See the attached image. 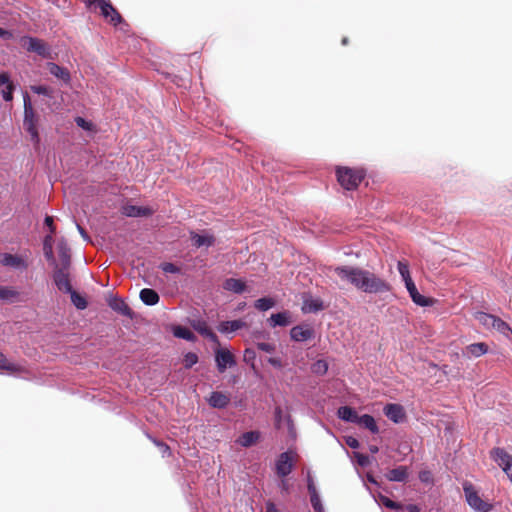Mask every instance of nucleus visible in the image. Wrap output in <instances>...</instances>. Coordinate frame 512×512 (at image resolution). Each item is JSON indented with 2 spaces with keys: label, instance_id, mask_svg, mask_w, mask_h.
<instances>
[{
  "label": "nucleus",
  "instance_id": "f257e3e1",
  "mask_svg": "<svg viewBox=\"0 0 512 512\" xmlns=\"http://www.w3.org/2000/svg\"><path fill=\"white\" fill-rule=\"evenodd\" d=\"M344 283H348L367 294H384L391 291L392 286L374 272L358 266H337L330 268Z\"/></svg>",
  "mask_w": 512,
  "mask_h": 512
},
{
  "label": "nucleus",
  "instance_id": "f03ea898",
  "mask_svg": "<svg viewBox=\"0 0 512 512\" xmlns=\"http://www.w3.org/2000/svg\"><path fill=\"white\" fill-rule=\"evenodd\" d=\"M84 2L86 7L89 9H92L93 7L99 8L100 14L111 25L115 27L121 24L128 26L118 10L112 5L110 0H85Z\"/></svg>",
  "mask_w": 512,
  "mask_h": 512
},
{
  "label": "nucleus",
  "instance_id": "7ed1b4c3",
  "mask_svg": "<svg viewBox=\"0 0 512 512\" xmlns=\"http://www.w3.org/2000/svg\"><path fill=\"white\" fill-rule=\"evenodd\" d=\"M336 176L341 187L346 190H355L365 178V171L360 168L338 166Z\"/></svg>",
  "mask_w": 512,
  "mask_h": 512
},
{
  "label": "nucleus",
  "instance_id": "20e7f679",
  "mask_svg": "<svg viewBox=\"0 0 512 512\" xmlns=\"http://www.w3.org/2000/svg\"><path fill=\"white\" fill-rule=\"evenodd\" d=\"M24 100V120L23 125L27 133L30 135V140L37 147L40 144V136L38 133L37 123L38 117L32 107L28 93L23 96Z\"/></svg>",
  "mask_w": 512,
  "mask_h": 512
},
{
  "label": "nucleus",
  "instance_id": "39448f33",
  "mask_svg": "<svg viewBox=\"0 0 512 512\" xmlns=\"http://www.w3.org/2000/svg\"><path fill=\"white\" fill-rule=\"evenodd\" d=\"M463 491L468 505L476 512H489L492 510V504L484 501L478 494L473 484L465 482Z\"/></svg>",
  "mask_w": 512,
  "mask_h": 512
},
{
  "label": "nucleus",
  "instance_id": "423d86ee",
  "mask_svg": "<svg viewBox=\"0 0 512 512\" xmlns=\"http://www.w3.org/2000/svg\"><path fill=\"white\" fill-rule=\"evenodd\" d=\"M24 46L29 52H34L43 58H52L49 46L41 39L34 37H25Z\"/></svg>",
  "mask_w": 512,
  "mask_h": 512
},
{
  "label": "nucleus",
  "instance_id": "0eeeda50",
  "mask_svg": "<svg viewBox=\"0 0 512 512\" xmlns=\"http://www.w3.org/2000/svg\"><path fill=\"white\" fill-rule=\"evenodd\" d=\"M69 268L56 265L53 280L58 290L64 293L72 291V285L69 278Z\"/></svg>",
  "mask_w": 512,
  "mask_h": 512
},
{
  "label": "nucleus",
  "instance_id": "6e6552de",
  "mask_svg": "<svg viewBox=\"0 0 512 512\" xmlns=\"http://www.w3.org/2000/svg\"><path fill=\"white\" fill-rule=\"evenodd\" d=\"M0 263L5 267H11L17 270H26L28 268L27 258L17 254H1Z\"/></svg>",
  "mask_w": 512,
  "mask_h": 512
},
{
  "label": "nucleus",
  "instance_id": "1a4fd4ad",
  "mask_svg": "<svg viewBox=\"0 0 512 512\" xmlns=\"http://www.w3.org/2000/svg\"><path fill=\"white\" fill-rule=\"evenodd\" d=\"M215 361L217 369L220 373H223L227 369V367H232L236 365L234 355L228 349L224 348H218L215 351Z\"/></svg>",
  "mask_w": 512,
  "mask_h": 512
},
{
  "label": "nucleus",
  "instance_id": "9d476101",
  "mask_svg": "<svg viewBox=\"0 0 512 512\" xmlns=\"http://www.w3.org/2000/svg\"><path fill=\"white\" fill-rule=\"evenodd\" d=\"M191 326L195 331H197L200 335L210 340L212 343L216 344L217 346L220 345L218 336L208 326L206 321L201 319L193 320L191 322Z\"/></svg>",
  "mask_w": 512,
  "mask_h": 512
},
{
  "label": "nucleus",
  "instance_id": "9b49d317",
  "mask_svg": "<svg viewBox=\"0 0 512 512\" xmlns=\"http://www.w3.org/2000/svg\"><path fill=\"white\" fill-rule=\"evenodd\" d=\"M293 469L292 458L289 452H283L279 455L276 462V474L285 478L288 476Z\"/></svg>",
  "mask_w": 512,
  "mask_h": 512
},
{
  "label": "nucleus",
  "instance_id": "f8f14e48",
  "mask_svg": "<svg viewBox=\"0 0 512 512\" xmlns=\"http://www.w3.org/2000/svg\"><path fill=\"white\" fill-rule=\"evenodd\" d=\"M409 295L413 302L421 307L431 306L434 303V299L421 295L412 279H409L408 283L405 284Z\"/></svg>",
  "mask_w": 512,
  "mask_h": 512
},
{
  "label": "nucleus",
  "instance_id": "ddd939ff",
  "mask_svg": "<svg viewBox=\"0 0 512 512\" xmlns=\"http://www.w3.org/2000/svg\"><path fill=\"white\" fill-rule=\"evenodd\" d=\"M107 303L109 307L115 312L123 316L132 318L133 311L122 298L116 296H109V298L107 299Z\"/></svg>",
  "mask_w": 512,
  "mask_h": 512
},
{
  "label": "nucleus",
  "instance_id": "4468645a",
  "mask_svg": "<svg viewBox=\"0 0 512 512\" xmlns=\"http://www.w3.org/2000/svg\"><path fill=\"white\" fill-rule=\"evenodd\" d=\"M383 411L385 416L394 423H401L406 417L404 408L400 404H387Z\"/></svg>",
  "mask_w": 512,
  "mask_h": 512
},
{
  "label": "nucleus",
  "instance_id": "2eb2a0df",
  "mask_svg": "<svg viewBox=\"0 0 512 512\" xmlns=\"http://www.w3.org/2000/svg\"><path fill=\"white\" fill-rule=\"evenodd\" d=\"M290 336L294 341L304 342L314 336V330L309 325H298L291 329Z\"/></svg>",
  "mask_w": 512,
  "mask_h": 512
},
{
  "label": "nucleus",
  "instance_id": "dca6fc26",
  "mask_svg": "<svg viewBox=\"0 0 512 512\" xmlns=\"http://www.w3.org/2000/svg\"><path fill=\"white\" fill-rule=\"evenodd\" d=\"M208 404L217 409H223L230 403V395L220 391H214L207 399Z\"/></svg>",
  "mask_w": 512,
  "mask_h": 512
},
{
  "label": "nucleus",
  "instance_id": "f3484780",
  "mask_svg": "<svg viewBox=\"0 0 512 512\" xmlns=\"http://www.w3.org/2000/svg\"><path fill=\"white\" fill-rule=\"evenodd\" d=\"M47 69L50 74L55 76L56 78L62 80L64 83H69L71 80L70 72L67 68L61 67L53 62L47 63Z\"/></svg>",
  "mask_w": 512,
  "mask_h": 512
},
{
  "label": "nucleus",
  "instance_id": "a211bd4d",
  "mask_svg": "<svg viewBox=\"0 0 512 512\" xmlns=\"http://www.w3.org/2000/svg\"><path fill=\"white\" fill-rule=\"evenodd\" d=\"M123 213L128 217H142L152 215L153 210L149 207L128 205L124 207Z\"/></svg>",
  "mask_w": 512,
  "mask_h": 512
},
{
  "label": "nucleus",
  "instance_id": "6ab92c4d",
  "mask_svg": "<svg viewBox=\"0 0 512 512\" xmlns=\"http://www.w3.org/2000/svg\"><path fill=\"white\" fill-rule=\"evenodd\" d=\"M268 322H269L271 327H276V326L285 327V326H288L291 323L290 313L288 311H284V312H279V313H276V314H272L269 317Z\"/></svg>",
  "mask_w": 512,
  "mask_h": 512
},
{
  "label": "nucleus",
  "instance_id": "aec40b11",
  "mask_svg": "<svg viewBox=\"0 0 512 512\" xmlns=\"http://www.w3.org/2000/svg\"><path fill=\"white\" fill-rule=\"evenodd\" d=\"M491 455L493 459L498 463V465L503 469L512 463V456L509 455L504 449L495 448L491 451Z\"/></svg>",
  "mask_w": 512,
  "mask_h": 512
},
{
  "label": "nucleus",
  "instance_id": "412c9836",
  "mask_svg": "<svg viewBox=\"0 0 512 512\" xmlns=\"http://www.w3.org/2000/svg\"><path fill=\"white\" fill-rule=\"evenodd\" d=\"M223 288L227 291H231L240 294L245 291L246 284L241 279L228 278L223 283Z\"/></svg>",
  "mask_w": 512,
  "mask_h": 512
},
{
  "label": "nucleus",
  "instance_id": "4be33fe9",
  "mask_svg": "<svg viewBox=\"0 0 512 512\" xmlns=\"http://www.w3.org/2000/svg\"><path fill=\"white\" fill-rule=\"evenodd\" d=\"M139 297L141 301L148 306L156 305L160 300L158 293L150 288L142 289L140 291Z\"/></svg>",
  "mask_w": 512,
  "mask_h": 512
},
{
  "label": "nucleus",
  "instance_id": "5701e85b",
  "mask_svg": "<svg viewBox=\"0 0 512 512\" xmlns=\"http://www.w3.org/2000/svg\"><path fill=\"white\" fill-rule=\"evenodd\" d=\"M356 424L368 429L373 434H376L379 432V428L376 424L375 419L369 414H364L361 416L358 415Z\"/></svg>",
  "mask_w": 512,
  "mask_h": 512
},
{
  "label": "nucleus",
  "instance_id": "b1692460",
  "mask_svg": "<svg viewBox=\"0 0 512 512\" xmlns=\"http://www.w3.org/2000/svg\"><path fill=\"white\" fill-rule=\"evenodd\" d=\"M260 433L258 431H249L243 433L238 439L237 443L243 447H250L258 442Z\"/></svg>",
  "mask_w": 512,
  "mask_h": 512
},
{
  "label": "nucleus",
  "instance_id": "393cba45",
  "mask_svg": "<svg viewBox=\"0 0 512 512\" xmlns=\"http://www.w3.org/2000/svg\"><path fill=\"white\" fill-rule=\"evenodd\" d=\"M487 351H488L487 344H485L483 342H479V343H473V344L468 345L465 348L464 354L468 355L469 357L470 356L480 357V356L486 354Z\"/></svg>",
  "mask_w": 512,
  "mask_h": 512
},
{
  "label": "nucleus",
  "instance_id": "a878e982",
  "mask_svg": "<svg viewBox=\"0 0 512 512\" xmlns=\"http://www.w3.org/2000/svg\"><path fill=\"white\" fill-rule=\"evenodd\" d=\"M246 326V323L242 320L223 321L220 323L218 330L221 333H229L237 331Z\"/></svg>",
  "mask_w": 512,
  "mask_h": 512
},
{
  "label": "nucleus",
  "instance_id": "bb28decb",
  "mask_svg": "<svg viewBox=\"0 0 512 512\" xmlns=\"http://www.w3.org/2000/svg\"><path fill=\"white\" fill-rule=\"evenodd\" d=\"M386 477L389 481L403 482L408 477L407 467L399 466L394 468L387 473Z\"/></svg>",
  "mask_w": 512,
  "mask_h": 512
},
{
  "label": "nucleus",
  "instance_id": "cd10ccee",
  "mask_svg": "<svg viewBox=\"0 0 512 512\" xmlns=\"http://www.w3.org/2000/svg\"><path fill=\"white\" fill-rule=\"evenodd\" d=\"M0 370H5L14 374L23 372L24 368L21 365L10 362L0 351Z\"/></svg>",
  "mask_w": 512,
  "mask_h": 512
},
{
  "label": "nucleus",
  "instance_id": "c85d7f7f",
  "mask_svg": "<svg viewBox=\"0 0 512 512\" xmlns=\"http://www.w3.org/2000/svg\"><path fill=\"white\" fill-rule=\"evenodd\" d=\"M58 255L62 267H70V249L65 241H60L57 245Z\"/></svg>",
  "mask_w": 512,
  "mask_h": 512
},
{
  "label": "nucleus",
  "instance_id": "c756f323",
  "mask_svg": "<svg viewBox=\"0 0 512 512\" xmlns=\"http://www.w3.org/2000/svg\"><path fill=\"white\" fill-rule=\"evenodd\" d=\"M337 415L340 419L351 423H356L358 419L357 412L349 406H341L337 411Z\"/></svg>",
  "mask_w": 512,
  "mask_h": 512
},
{
  "label": "nucleus",
  "instance_id": "7c9ffc66",
  "mask_svg": "<svg viewBox=\"0 0 512 512\" xmlns=\"http://www.w3.org/2000/svg\"><path fill=\"white\" fill-rule=\"evenodd\" d=\"M323 308V302L320 299L308 298L304 300L302 310L305 313H310L320 311Z\"/></svg>",
  "mask_w": 512,
  "mask_h": 512
},
{
  "label": "nucleus",
  "instance_id": "2f4dec72",
  "mask_svg": "<svg viewBox=\"0 0 512 512\" xmlns=\"http://www.w3.org/2000/svg\"><path fill=\"white\" fill-rule=\"evenodd\" d=\"M193 245L197 248L201 246H212L214 244L213 236L199 235L197 233L191 234Z\"/></svg>",
  "mask_w": 512,
  "mask_h": 512
},
{
  "label": "nucleus",
  "instance_id": "473e14b6",
  "mask_svg": "<svg viewBox=\"0 0 512 512\" xmlns=\"http://www.w3.org/2000/svg\"><path fill=\"white\" fill-rule=\"evenodd\" d=\"M68 293L70 294L71 301H72L73 305L77 309L84 310L87 308L88 302L84 296H82L81 294H79L78 292H76L73 289H72V291H69Z\"/></svg>",
  "mask_w": 512,
  "mask_h": 512
},
{
  "label": "nucleus",
  "instance_id": "72a5a7b5",
  "mask_svg": "<svg viewBox=\"0 0 512 512\" xmlns=\"http://www.w3.org/2000/svg\"><path fill=\"white\" fill-rule=\"evenodd\" d=\"M495 317L496 316L485 313V312H477L475 314L476 320H478V322L486 328H492L493 323L495 321Z\"/></svg>",
  "mask_w": 512,
  "mask_h": 512
},
{
  "label": "nucleus",
  "instance_id": "f704fd0d",
  "mask_svg": "<svg viewBox=\"0 0 512 512\" xmlns=\"http://www.w3.org/2000/svg\"><path fill=\"white\" fill-rule=\"evenodd\" d=\"M174 335L178 338L185 339L191 342H194L196 340V336L194 335V333L190 331L188 328L182 326H178L174 330Z\"/></svg>",
  "mask_w": 512,
  "mask_h": 512
},
{
  "label": "nucleus",
  "instance_id": "c9c22d12",
  "mask_svg": "<svg viewBox=\"0 0 512 512\" xmlns=\"http://www.w3.org/2000/svg\"><path fill=\"white\" fill-rule=\"evenodd\" d=\"M19 296V292L12 287L0 286V300H15Z\"/></svg>",
  "mask_w": 512,
  "mask_h": 512
},
{
  "label": "nucleus",
  "instance_id": "e433bc0d",
  "mask_svg": "<svg viewBox=\"0 0 512 512\" xmlns=\"http://www.w3.org/2000/svg\"><path fill=\"white\" fill-rule=\"evenodd\" d=\"M492 328L505 336H509V334H512L510 326L505 321L498 317H495V321L493 323Z\"/></svg>",
  "mask_w": 512,
  "mask_h": 512
},
{
  "label": "nucleus",
  "instance_id": "4c0bfd02",
  "mask_svg": "<svg viewBox=\"0 0 512 512\" xmlns=\"http://www.w3.org/2000/svg\"><path fill=\"white\" fill-rule=\"evenodd\" d=\"M275 301L272 298L263 297L255 301V308L260 311H267L274 307Z\"/></svg>",
  "mask_w": 512,
  "mask_h": 512
},
{
  "label": "nucleus",
  "instance_id": "58836bf2",
  "mask_svg": "<svg viewBox=\"0 0 512 512\" xmlns=\"http://www.w3.org/2000/svg\"><path fill=\"white\" fill-rule=\"evenodd\" d=\"M312 373L316 375H324L328 371V363L325 360H317L311 365Z\"/></svg>",
  "mask_w": 512,
  "mask_h": 512
},
{
  "label": "nucleus",
  "instance_id": "ea45409f",
  "mask_svg": "<svg viewBox=\"0 0 512 512\" xmlns=\"http://www.w3.org/2000/svg\"><path fill=\"white\" fill-rule=\"evenodd\" d=\"M52 242H53V238H52V235H47L44 239V254H45V257L47 258V260H52L54 261V255H53V249H52Z\"/></svg>",
  "mask_w": 512,
  "mask_h": 512
},
{
  "label": "nucleus",
  "instance_id": "a19ab883",
  "mask_svg": "<svg viewBox=\"0 0 512 512\" xmlns=\"http://www.w3.org/2000/svg\"><path fill=\"white\" fill-rule=\"evenodd\" d=\"M398 271L403 278L405 284L408 283L409 279H412L409 272V265L405 261L398 262Z\"/></svg>",
  "mask_w": 512,
  "mask_h": 512
},
{
  "label": "nucleus",
  "instance_id": "79ce46f5",
  "mask_svg": "<svg viewBox=\"0 0 512 512\" xmlns=\"http://www.w3.org/2000/svg\"><path fill=\"white\" fill-rule=\"evenodd\" d=\"M274 418H275V426L277 428H280L282 426L284 419H286L288 422L291 420L289 415L284 416L283 410L280 406L275 407Z\"/></svg>",
  "mask_w": 512,
  "mask_h": 512
},
{
  "label": "nucleus",
  "instance_id": "37998d69",
  "mask_svg": "<svg viewBox=\"0 0 512 512\" xmlns=\"http://www.w3.org/2000/svg\"><path fill=\"white\" fill-rule=\"evenodd\" d=\"M160 268L165 273L175 274V273H179L180 272V268L178 266H176L175 264L170 263V262L162 263L160 265Z\"/></svg>",
  "mask_w": 512,
  "mask_h": 512
},
{
  "label": "nucleus",
  "instance_id": "c03bdc74",
  "mask_svg": "<svg viewBox=\"0 0 512 512\" xmlns=\"http://www.w3.org/2000/svg\"><path fill=\"white\" fill-rule=\"evenodd\" d=\"M14 89H15L14 84L13 83H8V86H5V88L1 91L3 99L5 101H12Z\"/></svg>",
  "mask_w": 512,
  "mask_h": 512
},
{
  "label": "nucleus",
  "instance_id": "a18cd8bd",
  "mask_svg": "<svg viewBox=\"0 0 512 512\" xmlns=\"http://www.w3.org/2000/svg\"><path fill=\"white\" fill-rule=\"evenodd\" d=\"M198 362V356L195 353L189 352L185 355L184 365L186 368H191Z\"/></svg>",
  "mask_w": 512,
  "mask_h": 512
},
{
  "label": "nucleus",
  "instance_id": "49530a36",
  "mask_svg": "<svg viewBox=\"0 0 512 512\" xmlns=\"http://www.w3.org/2000/svg\"><path fill=\"white\" fill-rule=\"evenodd\" d=\"M310 501L315 512H324L319 495L310 497Z\"/></svg>",
  "mask_w": 512,
  "mask_h": 512
},
{
  "label": "nucleus",
  "instance_id": "de8ad7c7",
  "mask_svg": "<svg viewBox=\"0 0 512 512\" xmlns=\"http://www.w3.org/2000/svg\"><path fill=\"white\" fill-rule=\"evenodd\" d=\"M256 346L259 350L267 352V353H273L275 351V345L267 342H257Z\"/></svg>",
  "mask_w": 512,
  "mask_h": 512
},
{
  "label": "nucleus",
  "instance_id": "09e8293b",
  "mask_svg": "<svg viewBox=\"0 0 512 512\" xmlns=\"http://www.w3.org/2000/svg\"><path fill=\"white\" fill-rule=\"evenodd\" d=\"M31 90L34 93L39 94V95H46V96L51 95V90L48 87L43 86V85L31 86Z\"/></svg>",
  "mask_w": 512,
  "mask_h": 512
},
{
  "label": "nucleus",
  "instance_id": "8fccbe9b",
  "mask_svg": "<svg viewBox=\"0 0 512 512\" xmlns=\"http://www.w3.org/2000/svg\"><path fill=\"white\" fill-rule=\"evenodd\" d=\"M75 122H76V124H77L79 127L83 128V129H85V130H90V129H91V127H92V124H91L90 122L86 121V120H85L84 118H82V117H77V118L75 119Z\"/></svg>",
  "mask_w": 512,
  "mask_h": 512
},
{
  "label": "nucleus",
  "instance_id": "3c124183",
  "mask_svg": "<svg viewBox=\"0 0 512 512\" xmlns=\"http://www.w3.org/2000/svg\"><path fill=\"white\" fill-rule=\"evenodd\" d=\"M154 443L160 448L163 456H165V455L170 456L171 455L170 447L167 444H165L163 442L156 441V440H154Z\"/></svg>",
  "mask_w": 512,
  "mask_h": 512
},
{
  "label": "nucleus",
  "instance_id": "603ef678",
  "mask_svg": "<svg viewBox=\"0 0 512 512\" xmlns=\"http://www.w3.org/2000/svg\"><path fill=\"white\" fill-rule=\"evenodd\" d=\"M345 442L346 444L350 447V448H353V449H357L360 447V443L359 441L352 437V436H348L346 439H345Z\"/></svg>",
  "mask_w": 512,
  "mask_h": 512
},
{
  "label": "nucleus",
  "instance_id": "864d4df0",
  "mask_svg": "<svg viewBox=\"0 0 512 512\" xmlns=\"http://www.w3.org/2000/svg\"><path fill=\"white\" fill-rule=\"evenodd\" d=\"M382 503L384 506L388 507V508H391V509H398L399 508V505L392 501L391 499L387 498V497H383L382 498Z\"/></svg>",
  "mask_w": 512,
  "mask_h": 512
},
{
  "label": "nucleus",
  "instance_id": "5fc2aeb1",
  "mask_svg": "<svg viewBox=\"0 0 512 512\" xmlns=\"http://www.w3.org/2000/svg\"><path fill=\"white\" fill-rule=\"evenodd\" d=\"M307 488H308V492H309V495L310 497H313V496H317L318 495V492L316 490V487L314 485V482L311 478L308 479V485H307Z\"/></svg>",
  "mask_w": 512,
  "mask_h": 512
},
{
  "label": "nucleus",
  "instance_id": "6e6d98bb",
  "mask_svg": "<svg viewBox=\"0 0 512 512\" xmlns=\"http://www.w3.org/2000/svg\"><path fill=\"white\" fill-rule=\"evenodd\" d=\"M8 83H12L9 74L7 72L0 73V87L3 85L8 86Z\"/></svg>",
  "mask_w": 512,
  "mask_h": 512
},
{
  "label": "nucleus",
  "instance_id": "4d7b16f0",
  "mask_svg": "<svg viewBox=\"0 0 512 512\" xmlns=\"http://www.w3.org/2000/svg\"><path fill=\"white\" fill-rule=\"evenodd\" d=\"M45 224L49 227L51 234L55 233V226L53 224V217L46 216L45 218Z\"/></svg>",
  "mask_w": 512,
  "mask_h": 512
},
{
  "label": "nucleus",
  "instance_id": "13d9d810",
  "mask_svg": "<svg viewBox=\"0 0 512 512\" xmlns=\"http://www.w3.org/2000/svg\"><path fill=\"white\" fill-rule=\"evenodd\" d=\"M356 457H357V460H358V463L361 465V466H364L367 464L368 462V457L364 454H356Z\"/></svg>",
  "mask_w": 512,
  "mask_h": 512
},
{
  "label": "nucleus",
  "instance_id": "bf43d9fd",
  "mask_svg": "<svg viewBox=\"0 0 512 512\" xmlns=\"http://www.w3.org/2000/svg\"><path fill=\"white\" fill-rule=\"evenodd\" d=\"M268 362L275 367H281V361L278 358H269Z\"/></svg>",
  "mask_w": 512,
  "mask_h": 512
},
{
  "label": "nucleus",
  "instance_id": "052dcab7",
  "mask_svg": "<svg viewBox=\"0 0 512 512\" xmlns=\"http://www.w3.org/2000/svg\"><path fill=\"white\" fill-rule=\"evenodd\" d=\"M503 470L512 482V463L507 465Z\"/></svg>",
  "mask_w": 512,
  "mask_h": 512
},
{
  "label": "nucleus",
  "instance_id": "680f3d73",
  "mask_svg": "<svg viewBox=\"0 0 512 512\" xmlns=\"http://www.w3.org/2000/svg\"><path fill=\"white\" fill-rule=\"evenodd\" d=\"M266 510H267V512H276V506H275V504H274V503H272V502H268V503L266 504Z\"/></svg>",
  "mask_w": 512,
  "mask_h": 512
},
{
  "label": "nucleus",
  "instance_id": "e2e57ef3",
  "mask_svg": "<svg viewBox=\"0 0 512 512\" xmlns=\"http://www.w3.org/2000/svg\"><path fill=\"white\" fill-rule=\"evenodd\" d=\"M280 487L282 490L284 491H288L289 490V484L287 482V480H285L284 478L281 480V483H280Z\"/></svg>",
  "mask_w": 512,
  "mask_h": 512
},
{
  "label": "nucleus",
  "instance_id": "0e129e2a",
  "mask_svg": "<svg viewBox=\"0 0 512 512\" xmlns=\"http://www.w3.org/2000/svg\"><path fill=\"white\" fill-rule=\"evenodd\" d=\"M11 33L0 27V37L9 38Z\"/></svg>",
  "mask_w": 512,
  "mask_h": 512
},
{
  "label": "nucleus",
  "instance_id": "69168bd1",
  "mask_svg": "<svg viewBox=\"0 0 512 512\" xmlns=\"http://www.w3.org/2000/svg\"><path fill=\"white\" fill-rule=\"evenodd\" d=\"M77 229H78L79 233H80V234H81L85 239H88V235H87V233H86L85 229H84L82 226H80L79 224H77Z\"/></svg>",
  "mask_w": 512,
  "mask_h": 512
},
{
  "label": "nucleus",
  "instance_id": "338daca9",
  "mask_svg": "<svg viewBox=\"0 0 512 512\" xmlns=\"http://www.w3.org/2000/svg\"><path fill=\"white\" fill-rule=\"evenodd\" d=\"M429 476H430V473H429V472H421V473H420V479H421L422 481H428Z\"/></svg>",
  "mask_w": 512,
  "mask_h": 512
},
{
  "label": "nucleus",
  "instance_id": "774afa93",
  "mask_svg": "<svg viewBox=\"0 0 512 512\" xmlns=\"http://www.w3.org/2000/svg\"><path fill=\"white\" fill-rule=\"evenodd\" d=\"M407 509L410 511V512H419V508L417 505H409L407 507Z\"/></svg>",
  "mask_w": 512,
  "mask_h": 512
}]
</instances>
